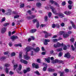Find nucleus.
Masks as SVG:
<instances>
[{
	"label": "nucleus",
	"mask_w": 76,
	"mask_h": 76,
	"mask_svg": "<svg viewBox=\"0 0 76 76\" xmlns=\"http://www.w3.org/2000/svg\"><path fill=\"white\" fill-rule=\"evenodd\" d=\"M65 72L67 73L69 72V70L67 69H65Z\"/></svg>",
	"instance_id": "de8ad7c7"
},
{
	"label": "nucleus",
	"mask_w": 76,
	"mask_h": 76,
	"mask_svg": "<svg viewBox=\"0 0 76 76\" xmlns=\"http://www.w3.org/2000/svg\"><path fill=\"white\" fill-rule=\"evenodd\" d=\"M35 51L36 52H37V51H39L40 50L39 49V48L38 47L36 48V49L35 50Z\"/></svg>",
	"instance_id": "cd10ccee"
},
{
	"label": "nucleus",
	"mask_w": 76,
	"mask_h": 76,
	"mask_svg": "<svg viewBox=\"0 0 76 76\" xmlns=\"http://www.w3.org/2000/svg\"><path fill=\"white\" fill-rule=\"evenodd\" d=\"M71 48L72 50H73V51H74V50H75V48H74V47L73 45H71Z\"/></svg>",
	"instance_id": "338daca9"
},
{
	"label": "nucleus",
	"mask_w": 76,
	"mask_h": 76,
	"mask_svg": "<svg viewBox=\"0 0 76 76\" xmlns=\"http://www.w3.org/2000/svg\"><path fill=\"white\" fill-rule=\"evenodd\" d=\"M72 32L71 31H69L68 32V34H67L68 35H70V34H72Z\"/></svg>",
	"instance_id": "052dcab7"
},
{
	"label": "nucleus",
	"mask_w": 76,
	"mask_h": 76,
	"mask_svg": "<svg viewBox=\"0 0 76 76\" xmlns=\"http://www.w3.org/2000/svg\"><path fill=\"white\" fill-rule=\"evenodd\" d=\"M37 31V29H32V30H31L30 31V33H34V32H36V31Z\"/></svg>",
	"instance_id": "f3484780"
},
{
	"label": "nucleus",
	"mask_w": 76,
	"mask_h": 76,
	"mask_svg": "<svg viewBox=\"0 0 76 76\" xmlns=\"http://www.w3.org/2000/svg\"><path fill=\"white\" fill-rule=\"evenodd\" d=\"M64 14H65V15H70L71 13V12L70 11H65L64 12Z\"/></svg>",
	"instance_id": "6ab92c4d"
},
{
	"label": "nucleus",
	"mask_w": 76,
	"mask_h": 76,
	"mask_svg": "<svg viewBox=\"0 0 76 76\" xmlns=\"http://www.w3.org/2000/svg\"><path fill=\"white\" fill-rule=\"evenodd\" d=\"M33 66V67L35 68L36 69H38L39 68V66H38V64H36V65L33 63L32 64Z\"/></svg>",
	"instance_id": "9d476101"
},
{
	"label": "nucleus",
	"mask_w": 76,
	"mask_h": 76,
	"mask_svg": "<svg viewBox=\"0 0 76 76\" xmlns=\"http://www.w3.org/2000/svg\"><path fill=\"white\" fill-rule=\"evenodd\" d=\"M50 42V40L49 39H45V42H44V45H48V42Z\"/></svg>",
	"instance_id": "0eeeda50"
},
{
	"label": "nucleus",
	"mask_w": 76,
	"mask_h": 76,
	"mask_svg": "<svg viewBox=\"0 0 76 76\" xmlns=\"http://www.w3.org/2000/svg\"><path fill=\"white\" fill-rule=\"evenodd\" d=\"M14 74V72L11 71L10 72V75H13Z\"/></svg>",
	"instance_id": "49530a36"
},
{
	"label": "nucleus",
	"mask_w": 76,
	"mask_h": 76,
	"mask_svg": "<svg viewBox=\"0 0 76 76\" xmlns=\"http://www.w3.org/2000/svg\"><path fill=\"white\" fill-rule=\"evenodd\" d=\"M43 65H44V66H46L43 68V71H46V70H47V64L45 63H43Z\"/></svg>",
	"instance_id": "6e6552de"
},
{
	"label": "nucleus",
	"mask_w": 76,
	"mask_h": 76,
	"mask_svg": "<svg viewBox=\"0 0 76 76\" xmlns=\"http://www.w3.org/2000/svg\"><path fill=\"white\" fill-rule=\"evenodd\" d=\"M6 57L5 56L2 57L0 58V60L2 61V60H4V59H6Z\"/></svg>",
	"instance_id": "a878e982"
},
{
	"label": "nucleus",
	"mask_w": 76,
	"mask_h": 76,
	"mask_svg": "<svg viewBox=\"0 0 76 76\" xmlns=\"http://www.w3.org/2000/svg\"><path fill=\"white\" fill-rule=\"evenodd\" d=\"M36 6L38 7H41V4L40 3L38 2L37 3Z\"/></svg>",
	"instance_id": "a211bd4d"
},
{
	"label": "nucleus",
	"mask_w": 76,
	"mask_h": 76,
	"mask_svg": "<svg viewBox=\"0 0 76 76\" xmlns=\"http://www.w3.org/2000/svg\"><path fill=\"white\" fill-rule=\"evenodd\" d=\"M36 16L35 15H32L30 16H28L27 17V19H32L34 18H35Z\"/></svg>",
	"instance_id": "ddd939ff"
},
{
	"label": "nucleus",
	"mask_w": 76,
	"mask_h": 76,
	"mask_svg": "<svg viewBox=\"0 0 76 76\" xmlns=\"http://www.w3.org/2000/svg\"><path fill=\"white\" fill-rule=\"evenodd\" d=\"M72 6L71 5H69L68 6V7L69 9H70V10L72 9Z\"/></svg>",
	"instance_id": "09e8293b"
},
{
	"label": "nucleus",
	"mask_w": 76,
	"mask_h": 76,
	"mask_svg": "<svg viewBox=\"0 0 76 76\" xmlns=\"http://www.w3.org/2000/svg\"><path fill=\"white\" fill-rule=\"evenodd\" d=\"M9 53V51H7L6 52H4V54L5 55L6 54H7Z\"/></svg>",
	"instance_id": "4d7b16f0"
},
{
	"label": "nucleus",
	"mask_w": 76,
	"mask_h": 76,
	"mask_svg": "<svg viewBox=\"0 0 76 76\" xmlns=\"http://www.w3.org/2000/svg\"><path fill=\"white\" fill-rule=\"evenodd\" d=\"M58 15L60 18H63V17H64V15H63V14L61 13H59V14H58Z\"/></svg>",
	"instance_id": "aec40b11"
},
{
	"label": "nucleus",
	"mask_w": 76,
	"mask_h": 76,
	"mask_svg": "<svg viewBox=\"0 0 76 76\" xmlns=\"http://www.w3.org/2000/svg\"><path fill=\"white\" fill-rule=\"evenodd\" d=\"M19 46V47H22V45H21V44L15 45V47H18Z\"/></svg>",
	"instance_id": "393cba45"
},
{
	"label": "nucleus",
	"mask_w": 76,
	"mask_h": 76,
	"mask_svg": "<svg viewBox=\"0 0 76 76\" xmlns=\"http://www.w3.org/2000/svg\"><path fill=\"white\" fill-rule=\"evenodd\" d=\"M43 33L44 34H45V38H48L49 36H51V34L49 33H48L45 31H44Z\"/></svg>",
	"instance_id": "20e7f679"
},
{
	"label": "nucleus",
	"mask_w": 76,
	"mask_h": 76,
	"mask_svg": "<svg viewBox=\"0 0 76 76\" xmlns=\"http://www.w3.org/2000/svg\"><path fill=\"white\" fill-rule=\"evenodd\" d=\"M10 39L14 40L15 39H18V37L16 36H12L10 37Z\"/></svg>",
	"instance_id": "1a4fd4ad"
},
{
	"label": "nucleus",
	"mask_w": 76,
	"mask_h": 76,
	"mask_svg": "<svg viewBox=\"0 0 76 76\" xmlns=\"http://www.w3.org/2000/svg\"><path fill=\"white\" fill-rule=\"evenodd\" d=\"M52 15V14L51 13V12H49L48 14V16L49 17V18H50L51 16V15Z\"/></svg>",
	"instance_id": "58836bf2"
},
{
	"label": "nucleus",
	"mask_w": 76,
	"mask_h": 76,
	"mask_svg": "<svg viewBox=\"0 0 76 76\" xmlns=\"http://www.w3.org/2000/svg\"><path fill=\"white\" fill-rule=\"evenodd\" d=\"M35 73H36V74H37V75H39L40 74H39V73L38 71H36L34 72Z\"/></svg>",
	"instance_id": "8fccbe9b"
},
{
	"label": "nucleus",
	"mask_w": 76,
	"mask_h": 76,
	"mask_svg": "<svg viewBox=\"0 0 76 76\" xmlns=\"http://www.w3.org/2000/svg\"><path fill=\"white\" fill-rule=\"evenodd\" d=\"M50 53L51 54H53V53H54V51L52 50L50 51Z\"/></svg>",
	"instance_id": "13d9d810"
},
{
	"label": "nucleus",
	"mask_w": 76,
	"mask_h": 76,
	"mask_svg": "<svg viewBox=\"0 0 76 76\" xmlns=\"http://www.w3.org/2000/svg\"><path fill=\"white\" fill-rule=\"evenodd\" d=\"M39 26V22L37 21V24H36V27L37 28H38Z\"/></svg>",
	"instance_id": "b1692460"
},
{
	"label": "nucleus",
	"mask_w": 76,
	"mask_h": 76,
	"mask_svg": "<svg viewBox=\"0 0 76 76\" xmlns=\"http://www.w3.org/2000/svg\"><path fill=\"white\" fill-rule=\"evenodd\" d=\"M9 44L10 47H12V46L13 45V44L11 42H10L9 43Z\"/></svg>",
	"instance_id": "4c0bfd02"
},
{
	"label": "nucleus",
	"mask_w": 76,
	"mask_h": 76,
	"mask_svg": "<svg viewBox=\"0 0 76 76\" xmlns=\"http://www.w3.org/2000/svg\"><path fill=\"white\" fill-rule=\"evenodd\" d=\"M56 27H57V28H59L60 27V25L58 24H56Z\"/></svg>",
	"instance_id": "6e6d98bb"
},
{
	"label": "nucleus",
	"mask_w": 76,
	"mask_h": 76,
	"mask_svg": "<svg viewBox=\"0 0 76 76\" xmlns=\"http://www.w3.org/2000/svg\"><path fill=\"white\" fill-rule=\"evenodd\" d=\"M18 66V64H16L15 65H14V70H15L16 68H17V67Z\"/></svg>",
	"instance_id": "c85d7f7f"
},
{
	"label": "nucleus",
	"mask_w": 76,
	"mask_h": 76,
	"mask_svg": "<svg viewBox=\"0 0 76 76\" xmlns=\"http://www.w3.org/2000/svg\"><path fill=\"white\" fill-rule=\"evenodd\" d=\"M48 71L50 72H54L55 70L54 69H52L51 68H49L48 69Z\"/></svg>",
	"instance_id": "412c9836"
},
{
	"label": "nucleus",
	"mask_w": 76,
	"mask_h": 76,
	"mask_svg": "<svg viewBox=\"0 0 76 76\" xmlns=\"http://www.w3.org/2000/svg\"><path fill=\"white\" fill-rule=\"evenodd\" d=\"M44 19L45 21H47L48 20V17L47 16H45L44 18Z\"/></svg>",
	"instance_id": "e433bc0d"
},
{
	"label": "nucleus",
	"mask_w": 76,
	"mask_h": 76,
	"mask_svg": "<svg viewBox=\"0 0 76 76\" xmlns=\"http://www.w3.org/2000/svg\"><path fill=\"white\" fill-rule=\"evenodd\" d=\"M69 36V35L68 34H64L63 35V37L64 38H67V37H68Z\"/></svg>",
	"instance_id": "5701e85b"
},
{
	"label": "nucleus",
	"mask_w": 76,
	"mask_h": 76,
	"mask_svg": "<svg viewBox=\"0 0 76 76\" xmlns=\"http://www.w3.org/2000/svg\"><path fill=\"white\" fill-rule=\"evenodd\" d=\"M20 62H21V63H24V64H28V61H26L23 59H21L20 60Z\"/></svg>",
	"instance_id": "9b49d317"
},
{
	"label": "nucleus",
	"mask_w": 76,
	"mask_h": 76,
	"mask_svg": "<svg viewBox=\"0 0 76 76\" xmlns=\"http://www.w3.org/2000/svg\"><path fill=\"white\" fill-rule=\"evenodd\" d=\"M7 28L6 27L3 28L2 29L1 33L2 34H4L6 31Z\"/></svg>",
	"instance_id": "4468645a"
},
{
	"label": "nucleus",
	"mask_w": 76,
	"mask_h": 76,
	"mask_svg": "<svg viewBox=\"0 0 76 76\" xmlns=\"http://www.w3.org/2000/svg\"><path fill=\"white\" fill-rule=\"evenodd\" d=\"M19 18V15H16L14 17V19H16V18Z\"/></svg>",
	"instance_id": "a19ab883"
},
{
	"label": "nucleus",
	"mask_w": 76,
	"mask_h": 76,
	"mask_svg": "<svg viewBox=\"0 0 76 76\" xmlns=\"http://www.w3.org/2000/svg\"><path fill=\"white\" fill-rule=\"evenodd\" d=\"M58 41V39H53L52 41L53 42H56Z\"/></svg>",
	"instance_id": "ea45409f"
},
{
	"label": "nucleus",
	"mask_w": 76,
	"mask_h": 76,
	"mask_svg": "<svg viewBox=\"0 0 76 76\" xmlns=\"http://www.w3.org/2000/svg\"><path fill=\"white\" fill-rule=\"evenodd\" d=\"M11 12H12V10H11L8 9L7 11V12L5 13L6 15L9 16L11 15Z\"/></svg>",
	"instance_id": "423d86ee"
},
{
	"label": "nucleus",
	"mask_w": 76,
	"mask_h": 76,
	"mask_svg": "<svg viewBox=\"0 0 76 76\" xmlns=\"http://www.w3.org/2000/svg\"><path fill=\"white\" fill-rule=\"evenodd\" d=\"M16 55V53L15 52H13L11 54V56L13 57V56H15Z\"/></svg>",
	"instance_id": "2f4dec72"
},
{
	"label": "nucleus",
	"mask_w": 76,
	"mask_h": 76,
	"mask_svg": "<svg viewBox=\"0 0 76 76\" xmlns=\"http://www.w3.org/2000/svg\"><path fill=\"white\" fill-rule=\"evenodd\" d=\"M58 56L59 57H61L62 56V53L60 52L58 54Z\"/></svg>",
	"instance_id": "5fc2aeb1"
},
{
	"label": "nucleus",
	"mask_w": 76,
	"mask_h": 76,
	"mask_svg": "<svg viewBox=\"0 0 76 76\" xmlns=\"http://www.w3.org/2000/svg\"><path fill=\"white\" fill-rule=\"evenodd\" d=\"M72 26L74 29H76V26L75 24H73L72 25Z\"/></svg>",
	"instance_id": "a18cd8bd"
},
{
	"label": "nucleus",
	"mask_w": 76,
	"mask_h": 76,
	"mask_svg": "<svg viewBox=\"0 0 76 76\" xmlns=\"http://www.w3.org/2000/svg\"><path fill=\"white\" fill-rule=\"evenodd\" d=\"M64 47L63 49L64 50H67V46L66 45H64Z\"/></svg>",
	"instance_id": "f704fd0d"
},
{
	"label": "nucleus",
	"mask_w": 76,
	"mask_h": 76,
	"mask_svg": "<svg viewBox=\"0 0 76 76\" xmlns=\"http://www.w3.org/2000/svg\"><path fill=\"white\" fill-rule=\"evenodd\" d=\"M24 6H25V4L23 3L21 4L20 5V8H22V7H24Z\"/></svg>",
	"instance_id": "473e14b6"
},
{
	"label": "nucleus",
	"mask_w": 76,
	"mask_h": 76,
	"mask_svg": "<svg viewBox=\"0 0 76 76\" xmlns=\"http://www.w3.org/2000/svg\"><path fill=\"white\" fill-rule=\"evenodd\" d=\"M71 41V42H73L75 41V39L72 38L71 39H70Z\"/></svg>",
	"instance_id": "3c124183"
},
{
	"label": "nucleus",
	"mask_w": 76,
	"mask_h": 76,
	"mask_svg": "<svg viewBox=\"0 0 76 76\" xmlns=\"http://www.w3.org/2000/svg\"><path fill=\"white\" fill-rule=\"evenodd\" d=\"M68 3L69 4H72V3H73V2H72V1H71L69 0L68 1Z\"/></svg>",
	"instance_id": "79ce46f5"
},
{
	"label": "nucleus",
	"mask_w": 76,
	"mask_h": 76,
	"mask_svg": "<svg viewBox=\"0 0 76 76\" xmlns=\"http://www.w3.org/2000/svg\"><path fill=\"white\" fill-rule=\"evenodd\" d=\"M22 52H20L19 53V58H21L22 57Z\"/></svg>",
	"instance_id": "4be33fe9"
},
{
	"label": "nucleus",
	"mask_w": 76,
	"mask_h": 76,
	"mask_svg": "<svg viewBox=\"0 0 76 76\" xmlns=\"http://www.w3.org/2000/svg\"><path fill=\"white\" fill-rule=\"evenodd\" d=\"M56 26V25H55V24H53V25H52V27L53 28H55Z\"/></svg>",
	"instance_id": "774afa93"
},
{
	"label": "nucleus",
	"mask_w": 76,
	"mask_h": 76,
	"mask_svg": "<svg viewBox=\"0 0 76 76\" xmlns=\"http://www.w3.org/2000/svg\"><path fill=\"white\" fill-rule=\"evenodd\" d=\"M50 1L52 4H53V3H54V4L56 5V6L58 7H59V4H58L56 2L53 1V0H50Z\"/></svg>",
	"instance_id": "39448f33"
},
{
	"label": "nucleus",
	"mask_w": 76,
	"mask_h": 76,
	"mask_svg": "<svg viewBox=\"0 0 76 76\" xmlns=\"http://www.w3.org/2000/svg\"><path fill=\"white\" fill-rule=\"evenodd\" d=\"M31 50V48L29 47H27L24 50V51H26V55L24 56V58L26 60H29L30 59V57L28 56V52Z\"/></svg>",
	"instance_id": "f257e3e1"
},
{
	"label": "nucleus",
	"mask_w": 76,
	"mask_h": 76,
	"mask_svg": "<svg viewBox=\"0 0 76 76\" xmlns=\"http://www.w3.org/2000/svg\"><path fill=\"white\" fill-rule=\"evenodd\" d=\"M57 45L58 47H61V46L62 47H63V43H62V44H61L59 42H58L57 44Z\"/></svg>",
	"instance_id": "2eb2a0df"
},
{
	"label": "nucleus",
	"mask_w": 76,
	"mask_h": 76,
	"mask_svg": "<svg viewBox=\"0 0 76 76\" xmlns=\"http://www.w3.org/2000/svg\"><path fill=\"white\" fill-rule=\"evenodd\" d=\"M59 73H60V76H65L64 75V72H61L59 71Z\"/></svg>",
	"instance_id": "7c9ffc66"
},
{
	"label": "nucleus",
	"mask_w": 76,
	"mask_h": 76,
	"mask_svg": "<svg viewBox=\"0 0 76 76\" xmlns=\"http://www.w3.org/2000/svg\"><path fill=\"white\" fill-rule=\"evenodd\" d=\"M59 63V60L56 59L54 61H52V63Z\"/></svg>",
	"instance_id": "dca6fc26"
},
{
	"label": "nucleus",
	"mask_w": 76,
	"mask_h": 76,
	"mask_svg": "<svg viewBox=\"0 0 76 76\" xmlns=\"http://www.w3.org/2000/svg\"><path fill=\"white\" fill-rule=\"evenodd\" d=\"M41 62V59H38L37 60V63H40Z\"/></svg>",
	"instance_id": "864d4df0"
},
{
	"label": "nucleus",
	"mask_w": 76,
	"mask_h": 76,
	"mask_svg": "<svg viewBox=\"0 0 76 76\" xmlns=\"http://www.w3.org/2000/svg\"><path fill=\"white\" fill-rule=\"evenodd\" d=\"M21 69L22 65H21V64H20L18 68V69H16V70L17 71L18 73H19V74H22V72H19V71H20V70H21Z\"/></svg>",
	"instance_id": "7ed1b4c3"
},
{
	"label": "nucleus",
	"mask_w": 76,
	"mask_h": 76,
	"mask_svg": "<svg viewBox=\"0 0 76 76\" xmlns=\"http://www.w3.org/2000/svg\"><path fill=\"white\" fill-rule=\"evenodd\" d=\"M10 69L9 68H6L5 69V72H6V73H8L9 72V70Z\"/></svg>",
	"instance_id": "c756f323"
},
{
	"label": "nucleus",
	"mask_w": 76,
	"mask_h": 76,
	"mask_svg": "<svg viewBox=\"0 0 76 76\" xmlns=\"http://www.w3.org/2000/svg\"><path fill=\"white\" fill-rule=\"evenodd\" d=\"M9 23H5L4 24V26H7L8 25H9Z\"/></svg>",
	"instance_id": "37998d69"
},
{
	"label": "nucleus",
	"mask_w": 76,
	"mask_h": 76,
	"mask_svg": "<svg viewBox=\"0 0 76 76\" xmlns=\"http://www.w3.org/2000/svg\"><path fill=\"white\" fill-rule=\"evenodd\" d=\"M49 7L52 10V12H53L55 15H58V14L57 13V12H56V10L55 8H54V7L51 5H50L49 7H48V8H49Z\"/></svg>",
	"instance_id": "f03ea898"
},
{
	"label": "nucleus",
	"mask_w": 76,
	"mask_h": 76,
	"mask_svg": "<svg viewBox=\"0 0 76 76\" xmlns=\"http://www.w3.org/2000/svg\"><path fill=\"white\" fill-rule=\"evenodd\" d=\"M36 22H38V21L37 20V19H34L33 20V22L34 23H35Z\"/></svg>",
	"instance_id": "c9c22d12"
},
{
	"label": "nucleus",
	"mask_w": 76,
	"mask_h": 76,
	"mask_svg": "<svg viewBox=\"0 0 76 76\" xmlns=\"http://www.w3.org/2000/svg\"><path fill=\"white\" fill-rule=\"evenodd\" d=\"M27 13L31 15V14H32V13L31 12V11L30 10H29L28 11H27Z\"/></svg>",
	"instance_id": "680f3d73"
},
{
	"label": "nucleus",
	"mask_w": 76,
	"mask_h": 76,
	"mask_svg": "<svg viewBox=\"0 0 76 76\" xmlns=\"http://www.w3.org/2000/svg\"><path fill=\"white\" fill-rule=\"evenodd\" d=\"M64 57H66L67 58H70V54H69V53H67L65 55Z\"/></svg>",
	"instance_id": "f8f14e48"
},
{
	"label": "nucleus",
	"mask_w": 76,
	"mask_h": 76,
	"mask_svg": "<svg viewBox=\"0 0 76 76\" xmlns=\"http://www.w3.org/2000/svg\"><path fill=\"white\" fill-rule=\"evenodd\" d=\"M27 71V72H29L31 70L30 69V68H28L27 69H26Z\"/></svg>",
	"instance_id": "e2e57ef3"
},
{
	"label": "nucleus",
	"mask_w": 76,
	"mask_h": 76,
	"mask_svg": "<svg viewBox=\"0 0 76 76\" xmlns=\"http://www.w3.org/2000/svg\"><path fill=\"white\" fill-rule=\"evenodd\" d=\"M5 20H6L5 18H2L1 22H4V21H5Z\"/></svg>",
	"instance_id": "bf43d9fd"
},
{
	"label": "nucleus",
	"mask_w": 76,
	"mask_h": 76,
	"mask_svg": "<svg viewBox=\"0 0 76 76\" xmlns=\"http://www.w3.org/2000/svg\"><path fill=\"white\" fill-rule=\"evenodd\" d=\"M56 50L57 51H58V52H59V51H62V48H60L58 49H57Z\"/></svg>",
	"instance_id": "72a5a7b5"
},
{
	"label": "nucleus",
	"mask_w": 76,
	"mask_h": 76,
	"mask_svg": "<svg viewBox=\"0 0 76 76\" xmlns=\"http://www.w3.org/2000/svg\"><path fill=\"white\" fill-rule=\"evenodd\" d=\"M45 60L48 63H50V59L49 58H45Z\"/></svg>",
	"instance_id": "bb28decb"
},
{
	"label": "nucleus",
	"mask_w": 76,
	"mask_h": 76,
	"mask_svg": "<svg viewBox=\"0 0 76 76\" xmlns=\"http://www.w3.org/2000/svg\"><path fill=\"white\" fill-rule=\"evenodd\" d=\"M64 32L63 31L61 32L60 33V35H63V34H64Z\"/></svg>",
	"instance_id": "0e129e2a"
},
{
	"label": "nucleus",
	"mask_w": 76,
	"mask_h": 76,
	"mask_svg": "<svg viewBox=\"0 0 76 76\" xmlns=\"http://www.w3.org/2000/svg\"><path fill=\"white\" fill-rule=\"evenodd\" d=\"M5 66L7 67H9L10 66V65L9 64H5Z\"/></svg>",
	"instance_id": "c03bdc74"
},
{
	"label": "nucleus",
	"mask_w": 76,
	"mask_h": 76,
	"mask_svg": "<svg viewBox=\"0 0 76 76\" xmlns=\"http://www.w3.org/2000/svg\"><path fill=\"white\" fill-rule=\"evenodd\" d=\"M23 72L24 73H27V72H27V70L24 69L23 70Z\"/></svg>",
	"instance_id": "69168bd1"
},
{
	"label": "nucleus",
	"mask_w": 76,
	"mask_h": 76,
	"mask_svg": "<svg viewBox=\"0 0 76 76\" xmlns=\"http://www.w3.org/2000/svg\"><path fill=\"white\" fill-rule=\"evenodd\" d=\"M62 6H65V5H66V2H63L62 3Z\"/></svg>",
	"instance_id": "603ef678"
}]
</instances>
